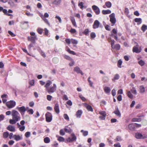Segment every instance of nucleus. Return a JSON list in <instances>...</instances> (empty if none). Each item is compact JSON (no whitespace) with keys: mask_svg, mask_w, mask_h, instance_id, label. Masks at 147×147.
<instances>
[{"mask_svg":"<svg viewBox=\"0 0 147 147\" xmlns=\"http://www.w3.org/2000/svg\"><path fill=\"white\" fill-rule=\"evenodd\" d=\"M11 116L12 119L9 120V123L11 124H14L20 121L21 119V116L18 112L15 110L11 111Z\"/></svg>","mask_w":147,"mask_h":147,"instance_id":"1","label":"nucleus"},{"mask_svg":"<svg viewBox=\"0 0 147 147\" xmlns=\"http://www.w3.org/2000/svg\"><path fill=\"white\" fill-rule=\"evenodd\" d=\"M30 34L31 36L28 37V40L34 44L35 40L37 39V36L35 35V33L34 32H30Z\"/></svg>","mask_w":147,"mask_h":147,"instance_id":"2","label":"nucleus"},{"mask_svg":"<svg viewBox=\"0 0 147 147\" xmlns=\"http://www.w3.org/2000/svg\"><path fill=\"white\" fill-rule=\"evenodd\" d=\"M16 105V102L13 100H10L6 103V106L9 109L13 108Z\"/></svg>","mask_w":147,"mask_h":147,"instance_id":"3","label":"nucleus"},{"mask_svg":"<svg viewBox=\"0 0 147 147\" xmlns=\"http://www.w3.org/2000/svg\"><path fill=\"white\" fill-rule=\"evenodd\" d=\"M109 17H110V21L111 22L112 26H113L116 22V19L115 18V14L113 13L110 14Z\"/></svg>","mask_w":147,"mask_h":147,"instance_id":"4","label":"nucleus"},{"mask_svg":"<svg viewBox=\"0 0 147 147\" xmlns=\"http://www.w3.org/2000/svg\"><path fill=\"white\" fill-rule=\"evenodd\" d=\"M46 121L47 122H51L53 118V116L51 113L49 112H47L45 115Z\"/></svg>","mask_w":147,"mask_h":147,"instance_id":"5","label":"nucleus"},{"mask_svg":"<svg viewBox=\"0 0 147 147\" xmlns=\"http://www.w3.org/2000/svg\"><path fill=\"white\" fill-rule=\"evenodd\" d=\"M56 88V85L55 84H54L53 86L47 89L46 90V91L49 93H53L55 91Z\"/></svg>","mask_w":147,"mask_h":147,"instance_id":"6","label":"nucleus"},{"mask_svg":"<svg viewBox=\"0 0 147 147\" xmlns=\"http://www.w3.org/2000/svg\"><path fill=\"white\" fill-rule=\"evenodd\" d=\"M71 136H72V138H71L70 137L68 138L67 139L66 142H71L76 140V137L74 134H71Z\"/></svg>","mask_w":147,"mask_h":147,"instance_id":"7","label":"nucleus"},{"mask_svg":"<svg viewBox=\"0 0 147 147\" xmlns=\"http://www.w3.org/2000/svg\"><path fill=\"white\" fill-rule=\"evenodd\" d=\"M17 109L20 112L22 115H24V114L25 112L26 111V108L24 106L20 107H17Z\"/></svg>","mask_w":147,"mask_h":147,"instance_id":"8","label":"nucleus"},{"mask_svg":"<svg viewBox=\"0 0 147 147\" xmlns=\"http://www.w3.org/2000/svg\"><path fill=\"white\" fill-rule=\"evenodd\" d=\"M92 8L96 15H98L100 14V10L98 7L95 5H93L92 6Z\"/></svg>","mask_w":147,"mask_h":147,"instance_id":"9","label":"nucleus"},{"mask_svg":"<svg viewBox=\"0 0 147 147\" xmlns=\"http://www.w3.org/2000/svg\"><path fill=\"white\" fill-rule=\"evenodd\" d=\"M135 137L137 139H144L146 138V136L139 132L136 133L135 134Z\"/></svg>","mask_w":147,"mask_h":147,"instance_id":"10","label":"nucleus"},{"mask_svg":"<svg viewBox=\"0 0 147 147\" xmlns=\"http://www.w3.org/2000/svg\"><path fill=\"white\" fill-rule=\"evenodd\" d=\"M100 25V23L99 21L96 20H95L94 23L93 25V28L94 29L97 28H99Z\"/></svg>","mask_w":147,"mask_h":147,"instance_id":"11","label":"nucleus"},{"mask_svg":"<svg viewBox=\"0 0 147 147\" xmlns=\"http://www.w3.org/2000/svg\"><path fill=\"white\" fill-rule=\"evenodd\" d=\"M65 50L69 53L71 54H72L73 55H76L77 56L78 55L75 52L71 50L70 49L68 46H66L65 47Z\"/></svg>","mask_w":147,"mask_h":147,"instance_id":"12","label":"nucleus"},{"mask_svg":"<svg viewBox=\"0 0 147 147\" xmlns=\"http://www.w3.org/2000/svg\"><path fill=\"white\" fill-rule=\"evenodd\" d=\"M54 110L56 113L58 114L59 113L60 110L59 108V105L58 103L55 104L54 107Z\"/></svg>","mask_w":147,"mask_h":147,"instance_id":"13","label":"nucleus"},{"mask_svg":"<svg viewBox=\"0 0 147 147\" xmlns=\"http://www.w3.org/2000/svg\"><path fill=\"white\" fill-rule=\"evenodd\" d=\"M74 71L77 72L78 74H80L82 75H84V73L78 66H76L74 68Z\"/></svg>","mask_w":147,"mask_h":147,"instance_id":"14","label":"nucleus"},{"mask_svg":"<svg viewBox=\"0 0 147 147\" xmlns=\"http://www.w3.org/2000/svg\"><path fill=\"white\" fill-rule=\"evenodd\" d=\"M83 113V111L82 110H79L76 112V116L77 118H80Z\"/></svg>","mask_w":147,"mask_h":147,"instance_id":"15","label":"nucleus"},{"mask_svg":"<svg viewBox=\"0 0 147 147\" xmlns=\"http://www.w3.org/2000/svg\"><path fill=\"white\" fill-rule=\"evenodd\" d=\"M135 125L134 123H132L129 124L128 125V128L131 131H134L136 129Z\"/></svg>","mask_w":147,"mask_h":147,"instance_id":"16","label":"nucleus"},{"mask_svg":"<svg viewBox=\"0 0 147 147\" xmlns=\"http://www.w3.org/2000/svg\"><path fill=\"white\" fill-rule=\"evenodd\" d=\"M7 129L8 130L14 132L15 131V127L11 125H8L7 127Z\"/></svg>","mask_w":147,"mask_h":147,"instance_id":"17","label":"nucleus"},{"mask_svg":"<svg viewBox=\"0 0 147 147\" xmlns=\"http://www.w3.org/2000/svg\"><path fill=\"white\" fill-rule=\"evenodd\" d=\"M113 113L119 117L120 118L121 117V114L118 108L115 109V110L113 112Z\"/></svg>","mask_w":147,"mask_h":147,"instance_id":"18","label":"nucleus"},{"mask_svg":"<svg viewBox=\"0 0 147 147\" xmlns=\"http://www.w3.org/2000/svg\"><path fill=\"white\" fill-rule=\"evenodd\" d=\"M132 51L133 52H135L138 53L141 52V50L140 49H139L138 47L134 46L133 48Z\"/></svg>","mask_w":147,"mask_h":147,"instance_id":"19","label":"nucleus"},{"mask_svg":"<svg viewBox=\"0 0 147 147\" xmlns=\"http://www.w3.org/2000/svg\"><path fill=\"white\" fill-rule=\"evenodd\" d=\"M85 106L88 111L91 112H93V109L91 106L88 105V104L86 103H85Z\"/></svg>","mask_w":147,"mask_h":147,"instance_id":"20","label":"nucleus"},{"mask_svg":"<svg viewBox=\"0 0 147 147\" xmlns=\"http://www.w3.org/2000/svg\"><path fill=\"white\" fill-rule=\"evenodd\" d=\"M121 48L120 45L119 44H117L115 45L112 48L114 49H115L117 51L120 49Z\"/></svg>","mask_w":147,"mask_h":147,"instance_id":"21","label":"nucleus"},{"mask_svg":"<svg viewBox=\"0 0 147 147\" xmlns=\"http://www.w3.org/2000/svg\"><path fill=\"white\" fill-rule=\"evenodd\" d=\"M13 138L16 141H19L22 139L21 137L19 135H14L13 136Z\"/></svg>","mask_w":147,"mask_h":147,"instance_id":"22","label":"nucleus"},{"mask_svg":"<svg viewBox=\"0 0 147 147\" xmlns=\"http://www.w3.org/2000/svg\"><path fill=\"white\" fill-rule=\"evenodd\" d=\"M120 78L119 75L118 74H115L114 78L112 79V80L114 82H115L116 80H118Z\"/></svg>","mask_w":147,"mask_h":147,"instance_id":"23","label":"nucleus"},{"mask_svg":"<svg viewBox=\"0 0 147 147\" xmlns=\"http://www.w3.org/2000/svg\"><path fill=\"white\" fill-rule=\"evenodd\" d=\"M61 3V0H55L52 3L55 5H58L60 4Z\"/></svg>","mask_w":147,"mask_h":147,"instance_id":"24","label":"nucleus"},{"mask_svg":"<svg viewBox=\"0 0 147 147\" xmlns=\"http://www.w3.org/2000/svg\"><path fill=\"white\" fill-rule=\"evenodd\" d=\"M52 82L50 81L49 80L47 81V83L45 86V87L46 88V90L47 89H48V87L50 86V85L52 84Z\"/></svg>","mask_w":147,"mask_h":147,"instance_id":"25","label":"nucleus"},{"mask_svg":"<svg viewBox=\"0 0 147 147\" xmlns=\"http://www.w3.org/2000/svg\"><path fill=\"white\" fill-rule=\"evenodd\" d=\"M111 13V11L109 10H103L102 11V13L104 15L110 14Z\"/></svg>","mask_w":147,"mask_h":147,"instance_id":"26","label":"nucleus"},{"mask_svg":"<svg viewBox=\"0 0 147 147\" xmlns=\"http://www.w3.org/2000/svg\"><path fill=\"white\" fill-rule=\"evenodd\" d=\"M104 92L107 93H110L111 91L110 88L107 86H105L104 87Z\"/></svg>","mask_w":147,"mask_h":147,"instance_id":"27","label":"nucleus"},{"mask_svg":"<svg viewBox=\"0 0 147 147\" xmlns=\"http://www.w3.org/2000/svg\"><path fill=\"white\" fill-rule=\"evenodd\" d=\"M71 21L72 24L75 27H77V26L76 24V22L74 18H72L71 19Z\"/></svg>","mask_w":147,"mask_h":147,"instance_id":"28","label":"nucleus"},{"mask_svg":"<svg viewBox=\"0 0 147 147\" xmlns=\"http://www.w3.org/2000/svg\"><path fill=\"white\" fill-rule=\"evenodd\" d=\"M140 90V92L141 93H144L145 91V89L144 86H140L139 88Z\"/></svg>","mask_w":147,"mask_h":147,"instance_id":"29","label":"nucleus"},{"mask_svg":"<svg viewBox=\"0 0 147 147\" xmlns=\"http://www.w3.org/2000/svg\"><path fill=\"white\" fill-rule=\"evenodd\" d=\"M89 32V30L88 29H85L84 31L82 32L83 34L86 36H88Z\"/></svg>","mask_w":147,"mask_h":147,"instance_id":"30","label":"nucleus"},{"mask_svg":"<svg viewBox=\"0 0 147 147\" xmlns=\"http://www.w3.org/2000/svg\"><path fill=\"white\" fill-rule=\"evenodd\" d=\"M40 16L45 23L48 25H49V23L48 20L47 19L44 18L42 15Z\"/></svg>","mask_w":147,"mask_h":147,"instance_id":"31","label":"nucleus"},{"mask_svg":"<svg viewBox=\"0 0 147 147\" xmlns=\"http://www.w3.org/2000/svg\"><path fill=\"white\" fill-rule=\"evenodd\" d=\"M134 21L138 23L139 24L142 23V19L141 18H136L134 19Z\"/></svg>","mask_w":147,"mask_h":147,"instance_id":"32","label":"nucleus"},{"mask_svg":"<svg viewBox=\"0 0 147 147\" xmlns=\"http://www.w3.org/2000/svg\"><path fill=\"white\" fill-rule=\"evenodd\" d=\"M141 29L143 32H144L147 30V26L144 24L141 27Z\"/></svg>","mask_w":147,"mask_h":147,"instance_id":"33","label":"nucleus"},{"mask_svg":"<svg viewBox=\"0 0 147 147\" xmlns=\"http://www.w3.org/2000/svg\"><path fill=\"white\" fill-rule=\"evenodd\" d=\"M44 141L46 143H48L50 142V140L48 137H46L44 138Z\"/></svg>","mask_w":147,"mask_h":147,"instance_id":"34","label":"nucleus"},{"mask_svg":"<svg viewBox=\"0 0 147 147\" xmlns=\"http://www.w3.org/2000/svg\"><path fill=\"white\" fill-rule=\"evenodd\" d=\"M141 121V119L140 118H133L132 119V122H140Z\"/></svg>","mask_w":147,"mask_h":147,"instance_id":"35","label":"nucleus"},{"mask_svg":"<svg viewBox=\"0 0 147 147\" xmlns=\"http://www.w3.org/2000/svg\"><path fill=\"white\" fill-rule=\"evenodd\" d=\"M63 57L64 58V59H65L67 60H68L69 61L72 60V58L71 57H70L69 56H68V55H65L63 56Z\"/></svg>","mask_w":147,"mask_h":147,"instance_id":"36","label":"nucleus"},{"mask_svg":"<svg viewBox=\"0 0 147 147\" xmlns=\"http://www.w3.org/2000/svg\"><path fill=\"white\" fill-rule=\"evenodd\" d=\"M105 5L108 8H110L112 5L110 1H107L105 3Z\"/></svg>","mask_w":147,"mask_h":147,"instance_id":"37","label":"nucleus"},{"mask_svg":"<svg viewBox=\"0 0 147 147\" xmlns=\"http://www.w3.org/2000/svg\"><path fill=\"white\" fill-rule=\"evenodd\" d=\"M67 30L71 34H74L76 32V30L74 28H71L70 30Z\"/></svg>","mask_w":147,"mask_h":147,"instance_id":"38","label":"nucleus"},{"mask_svg":"<svg viewBox=\"0 0 147 147\" xmlns=\"http://www.w3.org/2000/svg\"><path fill=\"white\" fill-rule=\"evenodd\" d=\"M9 135V134L8 132H4L3 134V137L4 138H7L8 136Z\"/></svg>","mask_w":147,"mask_h":147,"instance_id":"39","label":"nucleus"},{"mask_svg":"<svg viewBox=\"0 0 147 147\" xmlns=\"http://www.w3.org/2000/svg\"><path fill=\"white\" fill-rule=\"evenodd\" d=\"M90 36L91 39H93L96 37V34L94 32H92L90 33Z\"/></svg>","mask_w":147,"mask_h":147,"instance_id":"40","label":"nucleus"},{"mask_svg":"<svg viewBox=\"0 0 147 147\" xmlns=\"http://www.w3.org/2000/svg\"><path fill=\"white\" fill-rule=\"evenodd\" d=\"M127 96L130 98H133V95L131 93L130 91H128L127 93Z\"/></svg>","mask_w":147,"mask_h":147,"instance_id":"41","label":"nucleus"},{"mask_svg":"<svg viewBox=\"0 0 147 147\" xmlns=\"http://www.w3.org/2000/svg\"><path fill=\"white\" fill-rule=\"evenodd\" d=\"M108 40L109 42H111V48H113V47L114 46V45L115 43V41L114 40H112L111 39L110 40L109 39Z\"/></svg>","mask_w":147,"mask_h":147,"instance_id":"42","label":"nucleus"},{"mask_svg":"<svg viewBox=\"0 0 147 147\" xmlns=\"http://www.w3.org/2000/svg\"><path fill=\"white\" fill-rule=\"evenodd\" d=\"M138 63L141 66H143L145 64V62L144 61L141 60L138 62Z\"/></svg>","mask_w":147,"mask_h":147,"instance_id":"43","label":"nucleus"},{"mask_svg":"<svg viewBox=\"0 0 147 147\" xmlns=\"http://www.w3.org/2000/svg\"><path fill=\"white\" fill-rule=\"evenodd\" d=\"M122 63V61L121 59L119 60L117 63V66L121 68V65Z\"/></svg>","mask_w":147,"mask_h":147,"instance_id":"44","label":"nucleus"},{"mask_svg":"<svg viewBox=\"0 0 147 147\" xmlns=\"http://www.w3.org/2000/svg\"><path fill=\"white\" fill-rule=\"evenodd\" d=\"M90 78H91V77H89L88 78V81L89 83L90 86L91 87H92L93 83L90 80Z\"/></svg>","mask_w":147,"mask_h":147,"instance_id":"45","label":"nucleus"},{"mask_svg":"<svg viewBox=\"0 0 147 147\" xmlns=\"http://www.w3.org/2000/svg\"><path fill=\"white\" fill-rule=\"evenodd\" d=\"M99 114L104 117H106V112L105 111H101L99 112Z\"/></svg>","mask_w":147,"mask_h":147,"instance_id":"46","label":"nucleus"},{"mask_svg":"<svg viewBox=\"0 0 147 147\" xmlns=\"http://www.w3.org/2000/svg\"><path fill=\"white\" fill-rule=\"evenodd\" d=\"M81 132L83 133V135L84 136H86L88 135V132L87 131H84L83 130H82L81 131Z\"/></svg>","mask_w":147,"mask_h":147,"instance_id":"47","label":"nucleus"},{"mask_svg":"<svg viewBox=\"0 0 147 147\" xmlns=\"http://www.w3.org/2000/svg\"><path fill=\"white\" fill-rule=\"evenodd\" d=\"M59 141L61 142H64V138L62 137L61 136H59L58 138L57 139Z\"/></svg>","mask_w":147,"mask_h":147,"instance_id":"48","label":"nucleus"},{"mask_svg":"<svg viewBox=\"0 0 147 147\" xmlns=\"http://www.w3.org/2000/svg\"><path fill=\"white\" fill-rule=\"evenodd\" d=\"M71 42L72 44L75 45L77 44L78 42L77 40L72 38L71 39Z\"/></svg>","mask_w":147,"mask_h":147,"instance_id":"49","label":"nucleus"},{"mask_svg":"<svg viewBox=\"0 0 147 147\" xmlns=\"http://www.w3.org/2000/svg\"><path fill=\"white\" fill-rule=\"evenodd\" d=\"M131 91L132 93L134 94L135 95H136L137 94L136 91L134 88H132V89H131Z\"/></svg>","mask_w":147,"mask_h":147,"instance_id":"50","label":"nucleus"},{"mask_svg":"<svg viewBox=\"0 0 147 147\" xmlns=\"http://www.w3.org/2000/svg\"><path fill=\"white\" fill-rule=\"evenodd\" d=\"M63 116L65 119L67 120H69V118L67 114H64Z\"/></svg>","mask_w":147,"mask_h":147,"instance_id":"51","label":"nucleus"},{"mask_svg":"<svg viewBox=\"0 0 147 147\" xmlns=\"http://www.w3.org/2000/svg\"><path fill=\"white\" fill-rule=\"evenodd\" d=\"M65 41L66 43L68 45H69L71 43V39L69 38H66L65 39Z\"/></svg>","mask_w":147,"mask_h":147,"instance_id":"52","label":"nucleus"},{"mask_svg":"<svg viewBox=\"0 0 147 147\" xmlns=\"http://www.w3.org/2000/svg\"><path fill=\"white\" fill-rule=\"evenodd\" d=\"M108 78L107 77L105 76L103 78V80L104 82H107L108 81Z\"/></svg>","mask_w":147,"mask_h":147,"instance_id":"53","label":"nucleus"},{"mask_svg":"<svg viewBox=\"0 0 147 147\" xmlns=\"http://www.w3.org/2000/svg\"><path fill=\"white\" fill-rule=\"evenodd\" d=\"M37 31L39 34H41L42 33L43 30L42 29L38 28L37 29Z\"/></svg>","mask_w":147,"mask_h":147,"instance_id":"54","label":"nucleus"},{"mask_svg":"<svg viewBox=\"0 0 147 147\" xmlns=\"http://www.w3.org/2000/svg\"><path fill=\"white\" fill-rule=\"evenodd\" d=\"M64 130L65 132L68 133H70L71 131V130L70 128L68 129L65 128H64Z\"/></svg>","mask_w":147,"mask_h":147,"instance_id":"55","label":"nucleus"},{"mask_svg":"<svg viewBox=\"0 0 147 147\" xmlns=\"http://www.w3.org/2000/svg\"><path fill=\"white\" fill-rule=\"evenodd\" d=\"M25 127L24 126H21V127H19V129L20 131H22L25 129Z\"/></svg>","mask_w":147,"mask_h":147,"instance_id":"56","label":"nucleus"},{"mask_svg":"<svg viewBox=\"0 0 147 147\" xmlns=\"http://www.w3.org/2000/svg\"><path fill=\"white\" fill-rule=\"evenodd\" d=\"M78 5L80 7V8L81 9H82L84 7L83 3L82 2H80L78 4Z\"/></svg>","mask_w":147,"mask_h":147,"instance_id":"57","label":"nucleus"},{"mask_svg":"<svg viewBox=\"0 0 147 147\" xmlns=\"http://www.w3.org/2000/svg\"><path fill=\"white\" fill-rule=\"evenodd\" d=\"M70 61H71L69 63V66L71 67L74 65L75 64V62L73 59H72V60H70Z\"/></svg>","mask_w":147,"mask_h":147,"instance_id":"58","label":"nucleus"},{"mask_svg":"<svg viewBox=\"0 0 147 147\" xmlns=\"http://www.w3.org/2000/svg\"><path fill=\"white\" fill-rule=\"evenodd\" d=\"M115 140L117 141H121L122 139L119 136H117Z\"/></svg>","mask_w":147,"mask_h":147,"instance_id":"59","label":"nucleus"},{"mask_svg":"<svg viewBox=\"0 0 147 147\" xmlns=\"http://www.w3.org/2000/svg\"><path fill=\"white\" fill-rule=\"evenodd\" d=\"M60 134L61 136L64 135L65 134V133L63 129H61L59 131Z\"/></svg>","mask_w":147,"mask_h":147,"instance_id":"60","label":"nucleus"},{"mask_svg":"<svg viewBox=\"0 0 147 147\" xmlns=\"http://www.w3.org/2000/svg\"><path fill=\"white\" fill-rule=\"evenodd\" d=\"M8 33L12 36L14 37L16 36V35L11 32V31H8Z\"/></svg>","mask_w":147,"mask_h":147,"instance_id":"61","label":"nucleus"},{"mask_svg":"<svg viewBox=\"0 0 147 147\" xmlns=\"http://www.w3.org/2000/svg\"><path fill=\"white\" fill-rule=\"evenodd\" d=\"M27 112L29 113V114H32L33 113L34 111L32 109H30L27 111Z\"/></svg>","mask_w":147,"mask_h":147,"instance_id":"62","label":"nucleus"},{"mask_svg":"<svg viewBox=\"0 0 147 147\" xmlns=\"http://www.w3.org/2000/svg\"><path fill=\"white\" fill-rule=\"evenodd\" d=\"M30 136V132L28 131L25 134V136L27 137L28 138Z\"/></svg>","mask_w":147,"mask_h":147,"instance_id":"63","label":"nucleus"},{"mask_svg":"<svg viewBox=\"0 0 147 147\" xmlns=\"http://www.w3.org/2000/svg\"><path fill=\"white\" fill-rule=\"evenodd\" d=\"M114 146L115 147H121V145L119 143L115 144Z\"/></svg>","mask_w":147,"mask_h":147,"instance_id":"64","label":"nucleus"}]
</instances>
